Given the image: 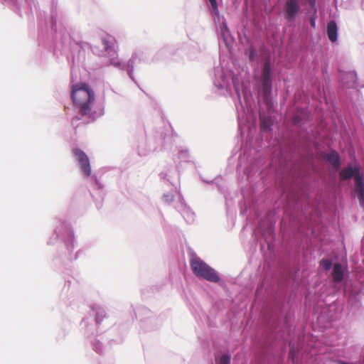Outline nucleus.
Here are the masks:
<instances>
[{
	"label": "nucleus",
	"mask_w": 364,
	"mask_h": 364,
	"mask_svg": "<svg viewBox=\"0 0 364 364\" xmlns=\"http://www.w3.org/2000/svg\"><path fill=\"white\" fill-rule=\"evenodd\" d=\"M307 117V114L305 111L301 110V112H297L292 117V124L299 127H301V125L306 122Z\"/></svg>",
	"instance_id": "nucleus-22"
},
{
	"label": "nucleus",
	"mask_w": 364,
	"mask_h": 364,
	"mask_svg": "<svg viewBox=\"0 0 364 364\" xmlns=\"http://www.w3.org/2000/svg\"><path fill=\"white\" fill-rule=\"evenodd\" d=\"M91 311L95 315L96 325H99L106 316L105 310L97 304L91 306Z\"/></svg>",
	"instance_id": "nucleus-19"
},
{
	"label": "nucleus",
	"mask_w": 364,
	"mask_h": 364,
	"mask_svg": "<svg viewBox=\"0 0 364 364\" xmlns=\"http://www.w3.org/2000/svg\"><path fill=\"white\" fill-rule=\"evenodd\" d=\"M71 97L75 110L82 117H87L90 121H95L105 114V107L101 106L92 109V105L95 95L92 88L86 83L75 84L72 86Z\"/></svg>",
	"instance_id": "nucleus-2"
},
{
	"label": "nucleus",
	"mask_w": 364,
	"mask_h": 364,
	"mask_svg": "<svg viewBox=\"0 0 364 364\" xmlns=\"http://www.w3.org/2000/svg\"><path fill=\"white\" fill-rule=\"evenodd\" d=\"M156 149V146H149L147 149H144L141 146L138 148V154L141 156H146L149 152L155 150Z\"/></svg>",
	"instance_id": "nucleus-28"
},
{
	"label": "nucleus",
	"mask_w": 364,
	"mask_h": 364,
	"mask_svg": "<svg viewBox=\"0 0 364 364\" xmlns=\"http://www.w3.org/2000/svg\"><path fill=\"white\" fill-rule=\"evenodd\" d=\"M231 355L229 353L223 354L218 361V364H230Z\"/></svg>",
	"instance_id": "nucleus-29"
},
{
	"label": "nucleus",
	"mask_w": 364,
	"mask_h": 364,
	"mask_svg": "<svg viewBox=\"0 0 364 364\" xmlns=\"http://www.w3.org/2000/svg\"><path fill=\"white\" fill-rule=\"evenodd\" d=\"M79 254H80V252H79V251L76 252V254H75V257H74V259H77L78 258V257H79Z\"/></svg>",
	"instance_id": "nucleus-37"
},
{
	"label": "nucleus",
	"mask_w": 364,
	"mask_h": 364,
	"mask_svg": "<svg viewBox=\"0 0 364 364\" xmlns=\"http://www.w3.org/2000/svg\"><path fill=\"white\" fill-rule=\"evenodd\" d=\"M260 131L262 134L268 133L272 131L274 122L270 115L259 114Z\"/></svg>",
	"instance_id": "nucleus-15"
},
{
	"label": "nucleus",
	"mask_w": 364,
	"mask_h": 364,
	"mask_svg": "<svg viewBox=\"0 0 364 364\" xmlns=\"http://www.w3.org/2000/svg\"><path fill=\"white\" fill-rule=\"evenodd\" d=\"M220 38L227 47L231 46L233 38L228 27L225 21L220 24Z\"/></svg>",
	"instance_id": "nucleus-14"
},
{
	"label": "nucleus",
	"mask_w": 364,
	"mask_h": 364,
	"mask_svg": "<svg viewBox=\"0 0 364 364\" xmlns=\"http://www.w3.org/2000/svg\"><path fill=\"white\" fill-rule=\"evenodd\" d=\"M4 3L7 4L9 5L13 6L16 7L18 10L20 15L24 11L26 13V11H24L26 6L28 7L31 11H33V9L37 10V6L33 0H2Z\"/></svg>",
	"instance_id": "nucleus-13"
},
{
	"label": "nucleus",
	"mask_w": 364,
	"mask_h": 364,
	"mask_svg": "<svg viewBox=\"0 0 364 364\" xmlns=\"http://www.w3.org/2000/svg\"><path fill=\"white\" fill-rule=\"evenodd\" d=\"M220 179V178H215V180H214V181H206V180H204V179H203V181L204 182L207 183H218Z\"/></svg>",
	"instance_id": "nucleus-35"
},
{
	"label": "nucleus",
	"mask_w": 364,
	"mask_h": 364,
	"mask_svg": "<svg viewBox=\"0 0 364 364\" xmlns=\"http://www.w3.org/2000/svg\"><path fill=\"white\" fill-rule=\"evenodd\" d=\"M339 174L343 181L354 179V192L360 205H364V173L360 164L356 162L354 166L348 164L341 170Z\"/></svg>",
	"instance_id": "nucleus-4"
},
{
	"label": "nucleus",
	"mask_w": 364,
	"mask_h": 364,
	"mask_svg": "<svg viewBox=\"0 0 364 364\" xmlns=\"http://www.w3.org/2000/svg\"><path fill=\"white\" fill-rule=\"evenodd\" d=\"M80 119L78 118L77 117H75L73 118L72 119V125L74 127H76L77 125L75 124L76 122H77L78 120H80Z\"/></svg>",
	"instance_id": "nucleus-33"
},
{
	"label": "nucleus",
	"mask_w": 364,
	"mask_h": 364,
	"mask_svg": "<svg viewBox=\"0 0 364 364\" xmlns=\"http://www.w3.org/2000/svg\"><path fill=\"white\" fill-rule=\"evenodd\" d=\"M188 255L191 267L198 277L213 283L220 281V278L217 272L202 260L193 250L189 249Z\"/></svg>",
	"instance_id": "nucleus-5"
},
{
	"label": "nucleus",
	"mask_w": 364,
	"mask_h": 364,
	"mask_svg": "<svg viewBox=\"0 0 364 364\" xmlns=\"http://www.w3.org/2000/svg\"><path fill=\"white\" fill-rule=\"evenodd\" d=\"M259 228L260 229L261 232H262L263 234H265L266 232L269 233V234H272L273 232V225L271 223H269L267 230H264L262 228L261 223H259Z\"/></svg>",
	"instance_id": "nucleus-30"
},
{
	"label": "nucleus",
	"mask_w": 364,
	"mask_h": 364,
	"mask_svg": "<svg viewBox=\"0 0 364 364\" xmlns=\"http://www.w3.org/2000/svg\"><path fill=\"white\" fill-rule=\"evenodd\" d=\"M301 0H285L283 5L284 18L289 23L294 22L301 13Z\"/></svg>",
	"instance_id": "nucleus-8"
},
{
	"label": "nucleus",
	"mask_w": 364,
	"mask_h": 364,
	"mask_svg": "<svg viewBox=\"0 0 364 364\" xmlns=\"http://www.w3.org/2000/svg\"><path fill=\"white\" fill-rule=\"evenodd\" d=\"M273 78L274 68L271 64L270 57L268 56L263 60L261 72L262 92L268 108H271L274 105L272 99Z\"/></svg>",
	"instance_id": "nucleus-7"
},
{
	"label": "nucleus",
	"mask_w": 364,
	"mask_h": 364,
	"mask_svg": "<svg viewBox=\"0 0 364 364\" xmlns=\"http://www.w3.org/2000/svg\"><path fill=\"white\" fill-rule=\"evenodd\" d=\"M350 75H351L352 76H355V77H356V75H357V74H356V73H355V72H353V73H351Z\"/></svg>",
	"instance_id": "nucleus-38"
},
{
	"label": "nucleus",
	"mask_w": 364,
	"mask_h": 364,
	"mask_svg": "<svg viewBox=\"0 0 364 364\" xmlns=\"http://www.w3.org/2000/svg\"><path fill=\"white\" fill-rule=\"evenodd\" d=\"M61 14L58 11L57 4L53 1L51 10H50V16L49 18V22L48 23L45 21L46 27L50 26L52 31L57 33L58 31L61 32Z\"/></svg>",
	"instance_id": "nucleus-11"
},
{
	"label": "nucleus",
	"mask_w": 364,
	"mask_h": 364,
	"mask_svg": "<svg viewBox=\"0 0 364 364\" xmlns=\"http://www.w3.org/2000/svg\"><path fill=\"white\" fill-rule=\"evenodd\" d=\"M240 209H241V210H240V213H241V215H245V214H246V213L247 212V208H242V203H240Z\"/></svg>",
	"instance_id": "nucleus-34"
},
{
	"label": "nucleus",
	"mask_w": 364,
	"mask_h": 364,
	"mask_svg": "<svg viewBox=\"0 0 364 364\" xmlns=\"http://www.w3.org/2000/svg\"><path fill=\"white\" fill-rule=\"evenodd\" d=\"M331 276L336 284H341L343 281L345 270L341 263L336 262L333 264Z\"/></svg>",
	"instance_id": "nucleus-16"
},
{
	"label": "nucleus",
	"mask_w": 364,
	"mask_h": 364,
	"mask_svg": "<svg viewBox=\"0 0 364 364\" xmlns=\"http://www.w3.org/2000/svg\"><path fill=\"white\" fill-rule=\"evenodd\" d=\"M218 191L222 192V188H221V187L220 186H218Z\"/></svg>",
	"instance_id": "nucleus-40"
},
{
	"label": "nucleus",
	"mask_w": 364,
	"mask_h": 364,
	"mask_svg": "<svg viewBox=\"0 0 364 364\" xmlns=\"http://www.w3.org/2000/svg\"><path fill=\"white\" fill-rule=\"evenodd\" d=\"M96 186H97L99 188H101L100 184H99L97 181H96Z\"/></svg>",
	"instance_id": "nucleus-39"
},
{
	"label": "nucleus",
	"mask_w": 364,
	"mask_h": 364,
	"mask_svg": "<svg viewBox=\"0 0 364 364\" xmlns=\"http://www.w3.org/2000/svg\"><path fill=\"white\" fill-rule=\"evenodd\" d=\"M213 82L220 95L234 97L232 90L234 91L237 100L235 102V107L238 125L242 134L246 127L250 129L252 115L249 99L250 90L245 85L243 77L240 73L236 74L223 65H218L214 68Z\"/></svg>",
	"instance_id": "nucleus-1"
},
{
	"label": "nucleus",
	"mask_w": 364,
	"mask_h": 364,
	"mask_svg": "<svg viewBox=\"0 0 364 364\" xmlns=\"http://www.w3.org/2000/svg\"><path fill=\"white\" fill-rule=\"evenodd\" d=\"M58 240L65 243L69 252L73 250L75 242L73 230L67 222L60 218L55 219L54 235L49 238L48 244L54 245Z\"/></svg>",
	"instance_id": "nucleus-6"
},
{
	"label": "nucleus",
	"mask_w": 364,
	"mask_h": 364,
	"mask_svg": "<svg viewBox=\"0 0 364 364\" xmlns=\"http://www.w3.org/2000/svg\"><path fill=\"white\" fill-rule=\"evenodd\" d=\"M328 162L336 169H339L341 166V159L339 154L335 149H331L324 155Z\"/></svg>",
	"instance_id": "nucleus-18"
},
{
	"label": "nucleus",
	"mask_w": 364,
	"mask_h": 364,
	"mask_svg": "<svg viewBox=\"0 0 364 364\" xmlns=\"http://www.w3.org/2000/svg\"><path fill=\"white\" fill-rule=\"evenodd\" d=\"M316 14L314 13L309 18L310 25L312 28H316Z\"/></svg>",
	"instance_id": "nucleus-31"
},
{
	"label": "nucleus",
	"mask_w": 364,
	"mask_h": 364,
	"mask_svg": "<svg viewBox=\"0 0 364 364\" xmlns=\"http://www.w3.org/2000/svg\"><path fill=\"white\" fill-rule=\"evenodd\" d=\"M244 53L252 63L257 60L259 58L257 50L253 43H251L249 46L245 48Z\"/></svg>",
	"instance_id": "nucleus-21"
},
{
	"label": "nucleus",
	"mask_w": 364,
	"mask_h": 364,
	"mask_svg": "<svg viewBox=\"0 0 364 364\" xmlns=\"http://www.w3.org/2000/svg\"><path fill=\"white\" fill-rule=\"evenodd\" d=\"M46 18L45 12L39 11L38 13V20L40 25L42 24L43 18Z\"/></svg>",
	"instance_id": "nucleus-32"
},
{
	"label": "nucleus",
	"mask_w": 364,
	"mask_h": 364,
	"mask_svg": "<svg viewBox=\"0 0 364 364\" xmlns=\"http://www.w3.org/2000/svg\"><path fill=\"white\" fill-rule=\"evenodd\" d=\"M178 159L180 162H190L191 161L192 156L189 150L186 147H181L178 152Z\"/></svg>",
	"instance_id": "nucleus-23"
},
{
	"label": "nucleus",
	"mask_w": 364,
	"mask_h": 364,
	"mask_svg": "<svg viewBox=\"0 0 364 364\" xmlns=\"http://www.w3.org/2000/svg\"><path fill=\"white\" fill-rule=\"evenodd\" d=\"M102 43L106 53V55L108 58V63L106 65H112L119 70L127 71L129 77L134 81L133 76L134 64L136 59L139 58V61L141 60L140 57L143 53L141 52H135L127 63H124L118 57L117 42L113 36H107L102 38Z\"/></svg>",
	"instance_id": "nucleus-3"
},
{
	"label": "nucleus",
	"mask_w": 364,
	"mask_h": 364,
	"mask_svg": "<svg viewBox=\"0 0 364 364\" xmlns=\"http://www.w3.org/2000/svg\"><path fill=\"white\" fill-rule=\"evenodd\" d=\"M299 353L298 348L295 346V345L292 343H289V360H291L293 364H296L297 363V356Z\"/></svg>",
	"instance_id": "nucleus-24"
},
{
	"label": "nucleus",
	"mask_w": 364,
	"mask_h": 364,
	"mask_svg": "<svg viewBox=\"0 0 364 364\" xmlns=\"http://www.w3.org/2000/svg\"><path fill=\"white\" fill-rule=\"evenodd\" d=\"M208 3L209 9L210 14L215 19L216 18H219V10L218 2L216 0H207Z\"/></svg>",
	"instance_id": "nucleus-25"
},
{
	"label": "nucleus",
	"mask_w": 364,
	"mask_h": 364,
	"mask_svg": "<svg viewBox=\"0 0 364 364\" xmlns=\"http://www.w3.org/2000/svg\"><path fill=\"white\" fill-rule=\"evenodd\" d=\"M178 200L174 205L175 208L178 212L181 213L185 221L188 224H191L195 221V213L192 210L186 205L182 195L180 193H177Z\"/></svg>",
	"instance_id": "nucleus-10"
},
{
	"label": "nucleus",
	"mask_w": 364,
	"mask_h": 364,
	"mask_svg": "<svg viewBox=\"0 0 364 364\" xmlns=\"http://www.w3.org/2000/svg\"><path fill=\"white\" fill-rule=\"evenodd\" d=\"M160 176H161V179L167 181L168 183H170L171 185L174 186L175 194L173 192H171V193H166L163 196L164 200L166 203L170 204L171 202L173 201V199L175 197H176L178 198L177 193H180V192L176 190V186H174V184L173 183V182L171 180L170 176L167 173L162 172V173H161Z\"/></svg>",
	"instance_id": "nucleus-17"
},
{
	"label": "nucleus",
	"mask_w": 364,
	"mask_h": 364,
	"mask_svg": "<svg viewBox=\"0 0 364 364\" xmlns=\"http://www.w3.org/2000/svg\"><path fill=\"white\" fill-rule=\"evenodd\" d=\"M242 163V158L241 156H240L239 164H238L237 167V171H240L243 170L244 172H245V174H246L247 178H249L250 176L251 172H252L251 167L250 166H247V167H245L243 168Z\"/></svg>",
	"instance_id": "nucleus-27"
},
{
	"label": "nucleus",
	"mask_w": 364,
	"mask_h": 364,
	"mask_svg": "<svg viewBox=\"0 0 364 364\" xmlns=\"http://www.w3.org/2000/svg\"><path fill=\"white\" fill-rule=\"evenodd\" d=\"M319 265L326 271L330 270L333 266L330 259L325 258L320 260Z\"/></svg>",
	"instance_id": "nucleus-26"
},
{
	"label": "nucleus",
	"mask_w": 364,
	"mask_h": 364,
	"mask_svg": "<svg viewBox=\"0 0 364 364\" xmlns=\"http://www.w3.org/2000/svg\"><path fill=\"white\" fill-rule=\"evenodd\" d=\"M73 154L80 166V168L83 174L87 177L90 176L91 174V166L87 154L78 148H74L73 149Z\"/></svg>",
	"instance_id": "nucleus-12"
},
{
	"label": "nucleus",
	"mask_w": 364,
	"mask_h": 364,
	"mask_svg": "<svg viewBox=\"0 0 364 364\" xmlns=\"http://www.w3.org/2000/svg\"><path fill=\"white\" fill-rule=\"evenodd\" d=\"M326 33L328 39L334 43L337 41L338 38V26L334 21H331L328 25L326 28Z\"/></svg>",
	"instance_id": "nucleus-20"
},
{
	"label": "nucleus",
	"mask_w": 364,
	"mask_h": 364,
	"mask_svg": "<svg viewBox=\"0 0 364 364\" xmlns=\"http://www.w3.org/2000/svg\"><path fill=\"white\" fill-rule=\"evenodd\" d=\"M82 324L85 328V333L87 334V339L90 343L93 350L97 353L101 354L103 352V345L102 342L94 336L95 326L93 324H88L87 319H83Z\"/></svg>",
	"instance_id": "nucleus-9"
},
{
	"label": "nucleus",
	"mask_w": 364,
	"mask_h": 364,
	"mask_svg": "<svg viewBox=\"0 0 364 364\" xmlns=\"http://www.w3.org/2000/svg\"><path fill=\"white\" fill-rule=\"evenodd\" d=\"M80 115L81 116V117H82V118H85V119H84V121H86V119H87V121L86 122L87 123H88V122H91V121H90V119H89L87 118V117H82L81 114H80Z\"/></svg>",
	"instance_id": "nucleus-36"
}]
</instances>
